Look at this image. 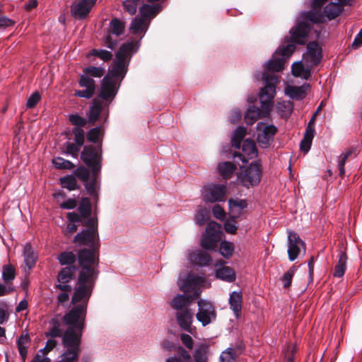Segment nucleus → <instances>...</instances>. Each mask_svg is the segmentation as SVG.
Here are the masks:
<instances>
[{"instance_id": "1", "label": "nucleus", "mask_w": 362, "mask_h": 362, "mask_svg": "<svg viewBox=\"0 0 362 362\" xmlns=\"http://www.w3.org/2000/svg\"><path fill=\"white\" fill-rule=\"evenodd\" d=\"M85 226L87 228L74 237V243L79 245H88L91 249H83L78 252V263L81 270L77 287L72 297L74 304L88 302L97 276L95 267L98 264L100 247L98 220L90 218L86 221Z\"/></svg>"}, {"instance_id": "2", "label": "nucleus", "mask_w": 362, "mask_h": 362, "mask_svg": "<svg viewBox=\"0 0 362 362\" xmlns=\"http://www.w3.org/2000/svg\"><path fill=\"white\" fill-rule=\"evenodd\" d=\"M86 312V305L83 304L75 306L64 316V322L68 325V327L63 335V346L64 340L66 337L75 341L78 340V348L79 351H81V337L84 328Z\"/></svg>"}, {"instance_id": "3", "label": "nucleus", "mask_w": 362, "mask_h": 362, "mask_svg": "<svg viewBox=\"0 0 362 362\" xmlns=\"http://www.w3.org/2000/svg\"><path fill=\"white\" fill-rule=\"evenodd\" d=\"M134 47V42H127L119 47L107 75H110L112 78L121 83L127 72L129 61Z\"/></svg>"}, {"instance_id": "4", "label": "nucleus", "mask_w": 362, "mask_h": 362, "mask_svg": "<svg viewBox=\"0 0 362 362\" xmlns=\"http://www.w3.org/2000/svg\"><path fill=\"white\" fill-rule=\"evenodd\" d=\"M263 78L265 86L261 89L259 100L262 108L266 112H269L272 107V100L276 94V84L279 83V79L275 74H264Z\"/></svg>"}, {"instance_id": "5", "label": "nucleus", "mask_w": 362, "mask_h": 362, "mask_svg": "<svg viewBox=\"0 0 362 362\" xmlns=\"http://www.w3.org/2000/svg\"><path fill=\"white\" fill-rule=\"evenodd\" d=\"M221 225L216 222H209L206 233L201 240V246L205 250H214L217 243L221 240L222 232Z\"/></svg>"}, {"instance_id": "6", "label": "nucleus", "mask_w": 362, "mask_h": 362, "mask_svg": "<svg viewBox=\"0 0 362 362\" xmlns=\"http://www.w3.org/2000/svg\"><path fill=\"white\" fill-rule=\"evenodd\" d=\"M262 168L259 162L252 163L243 173L238 176L240 182L245 187L257 185L262 179Z\"/></svg>"}, {"instance_id": "7", "label": "nucleus", "mask_w": 362, "mask_h": 362, "mask_svg": "<svg viewBox=\"0 0 362 362\" xmlns=\"http://www.w3.org/2000/svg\"><path fill=\"white\" fill-rule=\"evenodd\" d=\"M81 160L91 168L93 173L100 170L101 149L92 145L86 146L81 152Z\"/></svg>"}, {"instance_id": "8", "label": "nucleus", "mask_w": 362, "mask_h": 362, "mask_svg": "<svg viewBox=\"0 0 362 362\" xmlns=\"http://www.w3.org/2000/svg\"><path fill=\"white\" fill-rule=\"evenodd\" d=\"M124 29L125 23L124 21L117 18L111 20L107 34L105 37V45L108 48L114 49L117 45V39L114 38L112 35L119 37L124 33Z\"/></svg>"}, {"instance_id": "9", "label": "nucleus", "mask_w": 362, "mask_h": 362, "mask_svg": "<svg viewBox=\"0 0 362 362\" xmlns=\"http://www.w3.org/2000/svg\"><path fill=\"white\" fill-rule=\"evenodd\" d=\"M97 0H74L70 8L73 17L78 20L86 18Z\"/></svg>"}, {"instance_id": "10", "label": "nucleus", "mask_w": 362, "mask_h": 362, "mask_svg": "<svg viewBox=\"0 0 362 362\" xmlns=\"http://www.w3.org/2000/svg\"><path fill=\"white\" fill-rule=\"evenodd\" d=\"M120 82L112 78L110 75H106L101 81L99 97L103 100L111 102L115 97Z\"/></svg>"}, {"instance_id": "11", "label": "nucleus", "mask_w": 362, "mask_h": 362, "mask_svg": "<svg viewBox=\"0 0 362 362\" xmlns=\"http://www.w3.org/2000/svg\"><path fill=\"white\" fill-rule=\"evenodd\" d=\"M305 243L295 232L289 231L288 235V255L290 261L296 260L301 250L305 252Z\"/></svg>"}, {"instance_id": "12", "label": "nucleus", "mask_w": 362, "mask_h": 362, "mask_svg": "<svg viewBox=\"0 0 362 362\" xmlns=\"http://www.w3.org/2000/svg\"><path fill=\"white\" fill-rule=\"evenodd\" d=\"M78 340H73L67 337L64 340V351L57 362H77L80 353L78 348Z\"/></svg>"}, {"instance_id": "13", "label": "nucleus", "mask_w": 362, "mask_h": 362, "mask_svg": "<svg viewBox=\"0 0 362 362\" xmlns=\"http://www.w3.org/2000/svg\"><path fill=\"white\" fill-rule=\"evenodd\" d=\"M226 187L223 185H209L204 189V199L207 202H216L225 200Z\"/></svg>"}, {"instance_id": "14", "label": "nucleus", "mask_w": 362, "mask_h": 362, "mask_svg": "<svg viewBox=\"0 0 362 362\" xmlns=\"http://www.w3.org/2000/svg\"><path fill=\"white\" fill-rule=\"evenodd\" d=\"M80 87L83 88V90H76L74 92V95L79 98L86 99L91 98L95 92V82L88 76L82 74L78 81Z\"/></svg>"}, {"instance_id": "15", "label": "nucleus", "mask_w": 362, "mask_h": 362, "mask_svg": "<svg viewBox=\"0 0 362 362\" xmlns=\"http://www.w3.org/2000/svg\"><path fill=\"white\" fill-rule=\"evenodd\" d=\"M310 31V23L298 20L296 25L290 31L291 40L295 43L304 45Z\"/></svg>"}, {"instance_id": "16", "label": "nucleus", "mask_w": 362, "mask_h": 362, "mask_svg": "<svg viewBox=\"0 0 362 362\" xmlns=\"http://www.w3.org/2000/svg\"><path fill=\"white\" fill-rule=\"evenodd\" d=\"M198 306L197 318L203 326H206L211 322L212 318L216 317L214 308L211 303L203 300L198 301Z\"/></svg>"}, {"instance_id": "17", "label": "nucleus", "mask_w": 362, "mask_h": 362, "mask_svg": "<svg viewBox=\"0 0 362 362\" xmlns=\"http://www.w3.org/2000/svg\"><path fill=\"white\" fill-rule=\"evenodd\" d=\"M257 129L258 143L262 147L267 148L277 132V128L274 125L265 126L263 123H258Z\"/></svg>"}, {"instance_id": "18", "label": "nucleus", "mask_w": 362, "mask_h": 362, "mask_svg": "<svg viewBox=\"0 0 362 362\" xmlns=\"http://www.w3.org/2000/svg\"><path fill=\"white\" fill-rule=\"evenodd\" d=\"M322 57V49L319 45L315 42H309L307 46V52L303 54L304 63L313 67L320 63Z\"/></svg>"}, {"instance_id": "19", "label": "nucleus", "mask_w": 362, "mask_h": 362, "mask_svg": "<svg viewBox=\"0 0 362 362\" xmlns=\"http://www.w3.org/2000/svg\"><path fill=\"white\" fill-rule=\"evenodd\" d=\"M327 1V0H313L312 4L313 10L303 13L300 18L315 23L325 21V16L319 10Z\"/></svg>"}, {"instance_id": "20", "label": "nucleus", "mask_w": 362, "mask_h": 362, "mask_svg": "<svg viewBox=\"0 0 362 362\" xmlns=\"http://www.w3.org/2000/svg\"><path fill=\"white\" fill-rule=\"evenodd\" d=\"M234 157H239L243 163H247L249 160L257 156V149L255 142L250 139H246L243 141V152L234 153Z\"/></svg>"}, {"instance_id": "21", "label": "nucleus", "mask_w": 362, "mask_h": 362, "mask_svg": "<svg viewBox=\"0 0 362 362\" xmlns=\"http://www.w3.org/2000/svg\"><path fill=\"white\" fill-rule=\"evenodd\" d=\"M177 323L180 328L191 332V325L193 321V313L189 309L177 311L176 314Z\"/></svg>"}, {"instance_id": "22", "label": "nucleus", "mask_w": 362, "mask_h": 362, "mask_svg": "<svg viewBox=\"0 0 362 362\" xmlns=\"http://www.w3.org/2000/svg\"><path fill=\"white\" fill-rule=\"evenodd\" d=\"M104 103L98 98L93 100L92 103L90 106L89 112L88 114V122L91 124H95L99 116L100 115L103 108Z\"/></svg>"}, {"instance_id": "23", "label": "nucleus", "mask_w": 362, "mask_h": 362, "mask_svg": "<svg viewBox=\"0 0 362 362\" xmlns=\"http://www.w3.org/2000/svg\"><path fill=\"white\" fill-rule=\"evenodd\" d=\"M189 261L199 266L209 265L211 261V256L202 250L191 252L188 257Z\"/></svg>"}, {"instance_id": "24", "label": "nucleus", "mask_w": 362, "mask_h": 362, "mask_svg": "<svg viewBox=\"0 0 362 362\" xmlns=\"http://www.w3.org/2000/svg\"><path fill=\"white\" fill-rule=\"evenodd\" d=\"M229 214L233 218H238L242 213L243 209L247 207V203L245 199H233L228 201Z\"/></svg>"}, {"instance_id": "25", "label": "nucleus", "mask_w": 362, "mask_h": 362, "mask_svg": "<svg viewBox=\"0 0 362 362\" xmlns=\"http://www.w3.org/2000/svg\"><path fill=\"white\" fill-rule=\"evenodd\" d=\"M149 20L142 17L134 18L130 25V30L134 35H141L146 33L149 25Z\"/></svg>"}, {"instance_id": "26", "label": "nucleus", "mask_w": 362, "mask_h": 362, "mask_svg": "<svg viewBox=\"0 0 362 362\" xmlns=\"http://www.w3.org/2000/svg\"><path fill=\"white\" fill-rule=\"evenodd\" d=\"M312 68L313 66H309L301 62H296L292 65V74L296 77L307 80L311 75Z\"/></svg>"}, {"instance_id": "27", "label": "nucleus", "mask_w": 362, "mask_h": 362, "mask_svg": "<svg viewBox=\"0 0 362 362\" xmlns=\"http://www.w3.org/2000/svg\"><path fill=\"white\" fill-rule=\"evenodd\" d=\"M309 88V85L305 84L301 86H288L286 89V93L289 95L291 98L296 100H301L306 96L307 90Z\"/></svg>"}, {"instance_id": "28", "label": "nucleus", "mask_w": 362, "mask_h": 362, "mask_svg": "<svg viewBox=\"0 0 362 362\" xmlns=\"http://www.w3.org/2000/svg\"><path fill=\"white\" fill-rule=\"evenodd\" d=\"M243 296L241 292H233L229 298L230 308L236 317H239L242 310Z\"/></svg>"}, {"instance_id": "29", "label": "nucleus", "mask_w": 362, "mask_h": 362, "mask_svg": "<svg viewBox=\"0 0 362 362\" xmlns=\"http://www.w3.org/2000/svg\"><path fill=\"white\" fill-rule=\"evenodd\" d=\"M278 56L279 55L276 54L275 53L274 55L273 56V58L268 62V63L266 65L264 74H274L273 73L270 72H279L284 69V59H283L282 57L278 58Z\"/></svg>"}, {"instance_id": "30", "label": "nucleus", "mask_w": 362, "mask_h": 362, "mask_svg": "<svg viewBox=\"0 0 362 362\" xmlns=\"http://www.w3.org/2000/svg\"><path fill=\"white\" fill-rule=\"evenodd\" d=\"M23 256L24 258V262L25 265L28 267L29 269H32L36 263L37 255L33 250L31 245L30 243H26L24 245Z\"/></svg>"}, {"instance_id": "31", "label": "nucleus", "mask_w": 362, "mask_h": 362, "mask_svg": "<svg viewBox=\"0 0 362 362\" xmlns=\"http://www.w3.org/2000/svg\"><path fill=\"white\" fill-rule=\"evenodd\" d=\"M49 328L47 332H45L47 337H60L63 338V332L61 329L60 320L58 317H53L49 322Z\"/></svg>"}, {"instance_id": "32", "label": "nucleus", "mask_w": 362, "mask_h": 362, "mask_svg": "<svg viewBox=\"0 0 362 362\" xmlns=\"http://www.w3.org/2000/svg\"><path fill=\"white\" fill-rule=\"evenodd\" d=\"M192 301L191 297L185 295H177L171 301V306L177 311L189 309Z\"/></svg>"}, {"instance_id": "33", "label": "nucleus", "mask_w": 362, "mask_h": 362, "mask_svg": "<svg viewBox=\"0 0 362 362\" xmlns=\"http://www.w3.org/2000/svg\"><path fill=\"white\" fill-rule=\"evenodd\" d=\"M347 255L345 252H341L339 255V260L334 266L333 276L340 278L344 276L346 269Z\"/></svg>"}, {"instance_id": "34", "label": "nucleus", "mask_w": 362, "mask_h": 362, "mask_svg": "<svg viewBox=\"0 0 362 362\" xmlns=\"http://www.w3.org/2000/svg\"><path fill=\"white\" fill-rule=\"evenodd\" d=\"M240 352V347H229L221 354L220 362H236V358Z\"/></svg>"}, {"instance_id": "35", "label": "nucleus", "mask_w": 362, "mask_h": 362, "mask_svg": "<svg viewBox=\"0 0 362 362\" xmlns=\"http://www.w3.org/2000/svg\"><path fill=\"white\" fill-rule=\"evenodd\" d=\"M16 272L15 267L11 264H5L2 268V279L4 284L13 285V281L16 278Z\"/></svg>"}, {"instance_id": "36", "label": "nucleus", "mask_w": 362, "mask_h": 362, "mask_svg": "<svg viewBox=\"0 0 362 362\" xmlns=\"http://www.w3.org/2000/svg\"><path fill=\"white\" fill-rule=\"evenodd\" d=\"M216 276L217 278L228 282H233L235 280V273L229 267H222L218 269L216 272Z\"/></svg>"}, {"instance_id": "37", "label": "nucleus", "mask_w": 362, "mask_h": 362, "mask_svg": "<svg viewBox=\"0 0 362 362\" xmlns=\"http://www.w3.org/2000/svg\"><path fill=\"white\" fill-rule=\"evenodd\" d=\"M343 8L335 3L328 4L324 8V13H322L329 20L334 19L337 18L342 11Z\"/></svg>"}, {"instance_id": "38", "label": "nucleus", "mask_w": 362, "mask_h": 362, "mask_svg": "<svg viewBox=\"0 0 362 362\" xmlns=\"http://www.w3.org/2000/svg\"><path fill=\"white\" fill-rule=\"evenodd\" d=\"M160 10L161 6L159 5L150 6L148 4H144L140 8L141 17L149 20V18H153Z\"/></svg>"}, {"instance_id": "39", "label": "nucleus", "mask_w": 362, "mask_h": 362, "mask_svg": "<svg viewBox=\"0 0 362 362\" xmlns=\"http://www.w3.org/2000/svg\"><path fill=\"white\" fill-rule=\"evenodd\" d=\"M220 175L225 179L230 178L233 174L236 166L231 162H223L218 165V167Z\"/></svg>"}, {"instance_id": "40", "label": "nucleus", "mask_w": 362, "mask_h": 362, "mask_svg": "<svg viewBox=\"0 0 362 362\" xmlns=\"http://www.w3.org/2000/svg\"><path fill=\"white\" fill-rule=\"evenodd\" d=\"M293 103L289 101L278 102L276 110L281 117L288 118L293 111Z\"/></svg>"}, {"instance_id": "41", "label": "nucleus", "mask_w": 362, "mask_h": 362, "mask_svg": "<svg viewBox=\"0 0 362 362\" xmlns=\"http://www.w3.org/2000/svg\"><path fill=\"white\" fill-rule=\"evenodd\" d=\"M75 272V267H67L63 268L61 272L58 274V281L62 284H67L69 283L74 277V274Z\"/></svg>"}, {"instance_id": "42", "label": "nucleus", "mask_w": 362, "mask_h": 362, "mask_svg": "<svg viewBox=\"0 0 362 362\" xmlns=\"http://www.w3.org/2000/svg\"><path fill=\"white\" fill-rule=\"evenodd\" d=\"M246 134V129L243 127H238L233 135L231 143L236 148H240V144Z\"/></svg>"}, {"instance_id": "43", "label": "nucleus", "mask_w": 362, "mask_h": 362, "mask_svg": "<svg viewBox=\"0 0 362 362\" xmlns=\"http://www.w3.org/2000/svg\"><path fill=\"white\" fill-rule=\"evenodd\" d=\"M260 117V110L255 106H252L247 109L245 119L247 124H252Z\"/></svg>"}, {"instance_id": "44", "label": "nucleus", "mask_w": 362, "mask_h": 362, "mask_svg": "<svg viewBox=\"0 0 362 362\" xmlns=\"http://www.w3.org/2000/svg\"><path fill=\"white\" fill-rule=\"evenodd\" d=\"M314 134L311 132H305L303 139L301 140L300 144V148L304 153H308L310 148L312 141L314 137Z\"/></svg>"}, {"instance_id": "45", "label": "nucleus", "mask_w": 362, "mask_h": 362, "mask_svg": "<svg viewBox=\"0 0 362 362\" xmlns=\"http://www.w3.org/2000/svg\"><path fill=\"white\" fill-rule=\"evenodd\" d=\"M208 346L204 344L199 346L194 354L195 362L207 361Z\"/></svg>"}, {"instance_id": "46", "label": "nucleus", "mask_w": 362, "mask_h": 362, "mask_svg": "<svg viewBox=\"0 0 362 362\" xmlns=\"http://www.w3.org/2000/svg\"><path fill=\"white\" fill-rule=\"evenodd\" d=\"M78 209L82 217L88 218L90 216L91 206L90 200L88 197H83L81 199Z\"/></svg>"}, {"instance_id": "47", "label": "nucleus", "mask_w": 362, "mask_h": 362, "mask_svg": "<svg viewBox=\"0 0 362 362\" xmlns=\"http://www.w3.org/2000/svg\"><path fill=\"white\" fill-rule=\"evenodd\" d=\"M88 56H95L98 58H100L101 60H103L105 62H107L110 61L112 58V54L111 52L102 49H92L89 54Z\"/></svg>"}, {"instance_id": "48", "label": "nucleus", "mask_w": 362, "mask_h": 362, "mask_svg": "<svg viewBox=\"0 0 362 362\" xmlns=\"http://www.w3.org/2000/svg\"><path fill=\"white\" fill-rule=\"evenodd\" d=\"M29 337L28 335H21L17 341L18 351L21 357L25 359L27 356V344L29 342Z\"/></svg>"}, {"instance_id": "49", "label": "nucleus", "mask_w": 362, "mask_h": 362, "mask_svg": "<svg viewBox=\"0 0 362 362\" xmlns=\"http://www.w3.org/2000/svg\"><path fill=\"white\" fill-rule=\"evenodd\" d=\"M52 163L56 168L72 170L75 165L69 160H65L61 157L54 158L52 160Z\"/></svg>"}, {"instance_id": "50", "label": "nucleus", "mask_w": 362, "mask_h": 362, "mask_svg": "<svg viewBox=\"0 0 362 362\" xmlns=\"http://www.w3.org/2000/svg\"><path fill=\"white\" fill-rule=\"evenodd\" d=\"M235 246L233 243L223 241L220 246V252L226 258L230 257L234 252Z\"/></svg>"}, {"instance_id": "51", "label": "nucleus", "mask_w": 362, "mask_h": 362, "mask_svg": "<svg viewBox=\"0 0 362 362\" xmlns=\"http://www.w3.org/2000/svg\"><path fill=\"white\" fill-rule=\"evenodd\" d=\"M141 1V0H124L122 2L124 10L132 16L136 13L137 6Z\"/></svg>"}, {"instance_id": "52", "label": "nucleus", "mask_w": 362, "mask_h": 362, "mask_svg": "<svg viewBox=\"0 0 362 362\" xmlns=\"http://www.w3.org/2000/svg\"><path fill=\"white\" fill-rule=\"evenodd\" d=\"M105 74V69L99 66H90L83 69V75L100 78Z\"/></svg>"}, {"instance_id": "53", "label": "nucleus", "mask_w": 362, "mask_h": 362, "mask_svg": "<svg viewBox=\"0 0 362 362\" xmlns=\"http://www.w3.org/2000/svg\"><path fill=\"white\" fill-rule=\"evenodd\" d=\"M60 183L64 188L71 191L76 189L77 184L76 178L72 175L66 176L60 179Z\"/></svg>"}, {"instance_id": "54", "label": "nucleus", "mask_w": 362, "mask_h": 362, "mask_svg": "<svg viewBox=\"0 0 362 362\" xmlns=\"http://www.w3.org/2000/svg\"><path fill=\"white\" fill-rule=\"evenodd\" d=\"M58 260L62 265L73 264L76 260V256L72 252H63L59 257Z\"/></svg>"}, {"instance_id": "55", "label": "nucleus", "mask_w": 362, "mask_h": 362, "mask_svg": "<svg viewBox=\"0 0 362 362\" xmlns=\"http://www.w3.org/2000/svg\"><path fill=\"white\" fill-rule=\"evenodd\" d=\"M296 46L293 44H289L286 46L280 47L276 51V54L281 55L283 59L289 57L295 51Z\"/></svg>"}, {"instance_id": "56", "label": "nucleus", "mask_w": 362, "mask_h": 362, "mask_svg": "<svg viewBox=\"0 0 362 362\" xmlns=\"http://www.w3.org/2000/svg\"><path fill=\"white\" fill-rule=\"evenodd\" d=\"M296 270L295 267H291L281 278L284 283V288H288L291 286Z\"/></svg>"}, {"instance_id": "57", "label": "nucleus", "mask_w": 362, "mask_h": 362, "mask_svg": "<svg viewBox=\"0 0 362 362\" xmlns=\"http://www.w3.org/2000/svg\"><path fill=\"white\" fill-rule=\"evenodd\" d=\"M201 282H203V279L202 277H199V276L192 277L189 279H188L187 281L180 284V289L185 293H187V292L190 291L191 283H193L194 284H197Z\"/></svg>"}, {"instance_id": "58", "label": "nucleus", "mask_w": 362, "mask_h": 362, "mask_svg": "<svg viewBox=\"0 0 362 362\" xmlns=\"http://www.w3.org/2000/svg\"><path fill=\"white\" fill-rule=\"evenodd\" d=\"M208 218L209 214L206 209H200L198 210L195 216V221L198 225H204L207 221Z\"/></svg>"}, {"instance_id": "59", "label": "nucleus", "mask_w": 362, "mask_h": 362, "mask_svg": "<svg viewBox=\"0 0 362 362\" xmlns=\"http://www.w3.org/2000/svg\"><path fill=\"white\" fill-rule=\"evenodd\" d=\"M41 99V95L38 91H35L29 97L26 103V107L28 108H33L39 103Z\"/></svg>"}, {"instance_id": "60", "label": "nucleus", "mask_w": 362, "mask_h": 362, "mask_svg": "<svg viewBox=\"0 0 362 362\" xmlns=\"http://www.w3.org/2000/svg\"><path fill=\"white\" fill-rule=\"evenodd\" d=\"M69 120L73 125L81 127L86 124V119L76 114L70 115L69 116Z\"/></svg>"}, {"instance_id": "61", "label": "nucleus", "mask_w": 362, "mask_h": 362, "mask_svg": "<svg viewBox=\"0 0 362 362\" xmlns=\"http://www.w3.org/2000/svg\"><path fill=\"white\" fill-rule=\"evenodd\" d=\"M100 133L101 129L100 127L93 128L88 132L87 139L91 142L97 143L99 140Z\"/></svg>"}, {"instance_id": "62", "label": "nucleus", "mask_w": 362, "mask_h": 362, "mask_svg": "<svg viewBox=\"0 0 362 362\" xmlns=\"http://www.w3.org/2000/svg\"><path fill=\"white\" fill-rule=\"evenodd\" d=\"M75 175L83 182H87L90 176L89 171L83 166L78 167L76 170Z\"/></svg>"}, {"instance_id": "63", "label": "nucleus", "mask_w": 362, "mask_h": 362, "mask_svg": "<svg viewBox=\"0 0 362 362\" xmlns=\"http://www.w3.org/2000/svg\"><path fill=\"white\" fill-rule=\"evenodd\" d=\"M57 345V341L54 338L51 337V339L47 341L45 346L40 350V352L43 353V354H48Z\"/></svg>"}, {"instance_id": "64", "label": "nucleus", "mask_w": 362, "mask_h": 362, "mask_svg": "<svg viewBox=\"0 0 362 362\" xmlns=\"http://www.w3.org/2000/svg\"><path fill=\"white\" fill-rule=\"evenodd\" d=\"M74 140L76 144L81 146L84 143V132L81 129L75 128L74 129Z\"/></svg>"}]
</instances>
